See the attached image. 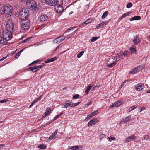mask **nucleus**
<instances>
[{"instance_id":"nucleus-1","label":"nucleus","mask_w":150,"mask_h":150,"mask_svg":"<svg viewBox=\"0 0 150 150\" xmlns=\"http://www.w3.org/2000/svg\"><path fill=\"white\" fill-rule=\"evenodd\" d=\"M28 10L25 8L22 9L18 14V17L21 20L28 19Z\"/></svg>"},{"instance_id":"nucleus-2","label":"nucleus","mask_w":150,"mask_h":150,"mask_svg":"<svg viewBox=\"0 0 150 150\" xmlns=\"http://www.w3.org/2000/svg\"><path fill=\"white\" fill-rule=\"evenodd\" d=\"M26 4L28 7H30L31 9L35 11L37 9V4L35 1L33 0H28L26 2Z\"/></svg>"},{"instance_id":"nucleus-3","label":"nucleus","mask_w":150,"mask_h":150,"mask_svg":"<svg viewBox=\"0 0 150 150\" xmlns=\"http://www.w3.org/2000/svg\"><path fill=\"white\" fill-rule=\"evenodd\" d=\"M3 14L11 16L13 11L12 7L9 4L6 5L3 8Z\"/></svg>"},{"instance_id":"nucleus-4","label":"nucleus","mask_w":150,"mask_h":150,"mask_svg":"<svg viewBox=\"0 0 150 150\" xmlns=\"http://www.w3.org/2000/svg\"><path fill=\"white\" fill-rule=\"evenodd\" d=\"M62 0H57V1L54 4L55 10L58 13H61L63 10L62 6L61 5L62 4Z\"/></svg>"},{"instance_id":"nucleus-5","label":"nucleus","mask_w":150,"mask_h":150,"mask_svg":"<svg viewBox=\"0 0 150 150\" xmlns=\"http://www.w3.org/2000/svg\"><path fill=\"white\" fill-rule=\"evenodd\" d=\"M80 103V102H78L76 103H73L71 101L67 100L65 101L64 104L62 106V107L63 108H66L68 107H73L76 106Z\"/></svg>"},{"instance_id":"nucleus-6","label":"nucleus","mask_w":150,"mask_h":150,"mask_svg":"<svg viewBox=\"0 0 150 150\" xmlns=\"http://www.w3.org/2000/svg\"><path fill=\"white\" fill-rule=\"evenodd\" d=\"M21 28L24 30H28L30 26V23L28 19L21 20Z\"/></svg>"},{"instance_id":"nucleus-7","label":"nucleus","mask_w":150,"mask_h":150,"mask_svg":"<svg viewBox=\"0 0 150 150\" xmlns=\"http://www.w3.org/2000/svg\"><path fill=\"white\" fill-rule=\"evenodd\" d=\"M6 30L12 32L14 28V25L11 20H8L6 23Z\"/></svg>"},{"instance_id":"nucleus-8","label":"nucleus","mask_w":150,"mask_h":150,"mask_svg":"<svg viewBox=\"0 0 150 150\" xmlns=\"http://www.w3.org/2000/svg\"><path fill=\"white\" fill-rule=\"evenodd\" d=\"M12 33L6 30L3 33V36L7 41L12 38Z\"/></svg>"},{"instance_id":"nucleus-9","label":"nucleus","mask_w":150,"mask_h":150,"mask_svg":"<svg viewBox=\"0 0 150 150\" xmlns=\"http://www.w3.org/2000/svg\"><path fill=\"white\" fill-rule=\"evenodd\" d=\"M65 37L64 36H61L54 40L53 42L55 44L59 43L65 39Z\"/></svg>"},{"instance_id":"nucleus-10","label":"nucleus","mask_w":150,"mask_h":150,"mask_svg":"<svg viewBox=\"0 0 150 150\" xmlns=\"http://www.w3.org/2000/svg\"><path fill=\"white\" fill-rule=\"evenodd\" d=\"M136 139V136L134 135H132L126 138L124 140V142L126 143L128 142L133 141Z\"/></svg>"},{"instance_id":"nucleus-11","label":"nucleus","mask_w":150,"mask_h":150,"mask_svg":"<svg viewBox=\"0 0 150 150\" xmlns=\"http://www.w3.org/2000/svg\"><path fill=\"white\" fill-rule=\"evenodd\" d=\"M123 103V101L121 100H119L117 101L112 104L110 106L111 108H112L113 107H117L120 105H121Z\"/></svg>"},{"instance_id":"nucleus-12","label":"nucleus","mask_w":150,"mask_h":150,"mask_svg":"<svg viewBox=\"0 0 150 150\" xmlns=\"http://www.w3.org/2000/svg\"><path fill=\"white\" fill-rule=\"evenodd\" d=\"M99 121V120L98 118H94L88 122V126H92L95 123L98 122Z\"/></svg>"},{"instance_id":"nucleus-13","label":"nucleus","mask_w":150,"mask_h":150,"mask_svg":"<svg viewBox=\"0 0 150 150\" xmlns=\"http://www.w3.org/2000/svg\"><path fill=\"white\" fill-rule=\"evenodd\" d=\"M3 37L0 36V44L2 45H6L7 44V42Z\"/></svg>"},{"instance_id":"nucleus-14","label":"nucleus","mask_w":150,"mask_h":150,"mask_svg":"<svg viewBox=\"0 0 150 150\" xmlns=\"http://www.w3.org/2000/svg\"><path fill=\"white\" fill-rule=\"evenodd\" d=\"M144 87V85L142 83L137 84L135 87V89L138 91L142 90Z\"/></svg>"},{"instance_id":"nucleus-15","label":"nucleus","mask_w":150,"mask_h":150,"mask_svg":"<svg viewBox=\"0 0 150 150\" xmlns=\"http://www.w3.org/2000/svg\"><path fill=\"white\" fill-rule=\"evenodd\" d=\"M57 1V0H45V2L47 4L53 6Z\"/></svg>"},{"instance_id":"nucleus-16","label":"nucleus","mask_w":150,"mask_h":150,"mask_svg":"<svg viewBox=\"0 0 150 150\" xmlns=\"http://www.w3.org/2000/svg\"><path fill=\"white\" fill-rule=\"evenodd\" d=\"M133 42L135 45H137L138 43H140V40L137 35H136L134 37Z\"/></svg>"},{"instance_id":"nucleus-17","label":"nucleus","mask_w":150,"mask_h":150,"mask_svg":"<svg viewBox=\"0 0 150 150\" xmlns=\"http://www.w3.org/2000/svg\"><path fill=\"white\" fill-rule=\"evenodd\" d=\"M68 148L72 150H78L81 149L82 146H69L68 147Z\"/></svg>"},{"instance_id":"nucleus-18","label":"nucleus","mask_w":150,"mask_h":150,"mask_svg":"<svg viewBox=\"0 0 150 150\" xmlns=\"http://www.w3.org/2000/svg\"><path fill=\"white\" fill-rule=\"evenodd\" d=\"M48 16L46 15L43 14L40 16V20L41 22H43L47 20Z\"/></svg>"},{"instance_id":"nucleus-19","label":"nucleus","mask_w":150,"mask_h":150,"mask_svg":"<svg viewBox=\"0 0 150 150\" xmlns=\"http://www.w3.org/2000/svg\"><path fill=\"white\" fill-rule=\"evenodd\" d=\"M57 131H55L53 134L50 136L49 139L50 140H52L57 138Z\"/></svg>"},{"instance_id":"nucleus-20","label":"nucleus","mask_w":150,"mask_h":150,"mask_svg":"<svg viewBox=\"0 0 150 150\" xmlns=\"http://www.w3.org/2000/svg\"><path fill=\"white\" fill-rule=\"evenodd\" d=\"M131 117L130 116V115L128 116L127 117H125L123 120L122 121H121L120 123H127L128 121L130 120L131 119Z\"/></svg>"},{"instance_id":"nucleus-21","label":"nucleus","mask_w":150,"mask_h":150,"mask_svg":"<svg viewBox=\"0 0 150 150\" xmlns=\"http://www.w3.org/2000/svg\"><path fill=\"white\" fill-rule=\"evenodd\" d=\"M51 112V110L50 108H47L45 111L44 113V115L43 116V117H45L46 116L49 115Z\"/></svg>"},{"instance_id":"nucleus-22","label":"nucleus","mask_w":150,"mask_h":150,"mask_svg":"<svg viewBox=\"0 0 150 150\" xmlns=\"http://www.w3.org/2000/svg\"><path fill=\"white\" fill-rule=\"evenodd\" d=\"M92 87V86L91 84H89L86 88V90L85 91V92L87 94L89 92L90 90L91 89Z\"/></svg>"},{"instance_id":"nucleus-23","label":"nucleus","mask_w":150,"mask_h":150,"mask_svg":"<svg viewBox=\"0 0 150 150\" xmlns=\"http://www.w3.org/2000/svg\"><path fill=\"white\" fill-rule=\"evenodd\" d=\"M116 64V63L115 62H113L111 63H108L107 66L108 67L110 68H112L114 66H115Z\"/></svg>"},{"instance_id":"nucleus-24","label":"nucleus","mask_w":150,"mask_h":150,"mask_svg":"<svg viewBox=\"0 0 150 150\" xmlns=\"http://www.w3.org/2000/svg\"><path fill=\"white\" fill-rule=\"evenodd\" d=\"M141 19V17L139 16H135L132 18L130 19L131 21L139 20Z\"/></svg>"},{"instance_id":"nucleus-25","label":"nucleus","mask_w":150,"mask_h":150,"mask_svg":"<svg viewBox=\"0 0 150 150\" xmlns=\"http://www.w3.org/2000/svg\"><path fill=\"white\" fill-rule=\"evenodd\" d=\"M131 13L130 12H128L126 13H125L123 15H122L121 16V19H123L124 18L126 17V16H128Z\"/></svg>"},{"instance_id":"nucleus-26","label":"nucleus","mask_w":150,"mask_h":150,"mask_svg":"<svg viewBox=\"0 0 150 150\" xmlns=\"http://www.w3.org/2000/svg\"><path fill=\"white\" fill-rule=\"evenodd\" d=\"M137 69L136 67L135 68L133 69H132L131 71L129 72V74H134L137 72Z\"/></svg>"},{"instance_id":"nucleus-27","label":"nucleus","mask_w":150,"mask_h":150,"mask_svg":"<svg viewBox=\"0 0 150 150\" xmlns=\"http://www.w3.org/2000/svg\"><path fill=\"white\" fill-rule=\"evenodd\" d=\"M98 112V110H96L94 111L93 112H92L89 115H90V116H91V117L93 116L96 115V113Z\"/></svg>"},{"instance_id":"nucleus-28","label":"nucleus","mask_w":150,"mask_h":150,"mask_svg":"<svg viewBox=\"0 0 150 150\" xmlns=\"http://www.w3.org/2000/svg\"><path fill=\"white\" fill-rule=\"evenodd\" d=\"M3 4L0 3V13L2 14H3Z\"/></svg>"},{"instance_id":"nucleus-29","label":"nucleus","mask_w":150,"mask_h":150,"mask_svg":"<svg viewBox=\"0 0 150 150\" xmlns=\"http://www.w3.org/2000/svg\"><path fill=\"white\" fill-rule=\"evenodd\" d=\"M108 23V21H103L101 22V25L103 27L106 25Z\"/></svg>"},{"instance_id":"nucleus-30","label":"nucleus","mask_w":150,"mask_h":150,"mask_svg":"<svg viewBox=\"0 0 150 150\" xmlns=\"http://www.w3.org/2000/svg\"><path fill=\"white\" fill-rule=\"evenodd\" d=\"M38 147L40 149H45L46 147V146L43 144H41L38 146Z\"/></svg>"},{"instance_id":"nucleus-31","label":"nucleus","mask_w":150,"mask_h":150,"mask_svg":"<svg viewBox=\"0 0 150 150\" xmlns=\"http://www.w3.org/2000/svg\"><path fill=\"white\" fill-rule=\"evenodd\" d=\"M136 46L134 45L132 46V47L130 48V50L132 53H133L135 52L136 51Z\"/></svg>"},{"instance_id":"nucleus-32","label":"nucleus","mask_w":150,"mask_h":150,"mask_svg":"<svg viewBox=\"0 0 150 150\" xmlns=\"http://www.w3.org/2000/svg\"><path fill=\"white\" fill-rule=\"evenodd\" d=\"M84 51H81L79 52L77 55V57L78 58H80L81 56L83 54Z\"/></svg>"},{"instance_id":"nucleus-33","label":"nucleus","mask_w":150,"mask_h":150,"mask_svg":"<svg viewBox=\"0 0 150 150\" xmlns=\"http://www.w3.org/2000/svg\"><path fill=\"white\" fill-rule=\"evenodd\" d=\"M136 108L134 106H132L130 107L127 111V112H129L132 110L135 109Z\"/></svg>"},{"instance_id":"nucleus-34","label":"nucleus","mask_w":150,"mask_h":150,"mask_svg":"<svg viewBox=\"0 0 150 150\" xmlns=\"http://www.w3.org/2000/svg\"><path fill=\"white\" fill-rule=\"evenodd\" d=\"M108 11H106L103 13L102 16V18L103 19L105 18L108 14Z\"/></svg>"},{"instance_id":"nucleus-35","label":"nucleus","mask_w":150,"mask_h":150,"mask_svg":"<svg viewBox=\"0 0 150 150\" xmlns=\"http://www.w3.org/2000/svg\"><path fill=\"white\" fill-rule=\"evenodd\" d=\"M23 50H21L19 52H18L15 56V57L16 59H17L19 57V56H20Z\"/></svg>"},{"instance_id":"nucleus-36","label":"nucleus","mask_w":150,"mask_h":150,"mask_svg":"<svg viewBox=\"0 0 150 150\" xmlns=\"http://www.w3.org/2000/svg\"><path fill=\"white\" fill-rule=\"evenodd\" d=\"M129 52L128 51H125L123 53V55L125 57H128V55L129 54Z\"/></svg>"},{"instance_id":"nucleus-37","label":"nucleus","mask_w":150,"mask_h":150,"mask_svg":"<svg viewBox=\"0 0 150 150\" xmlns=\"http://www.w3.org/2000/svg\"><path fill=\"white\" fill-rule=\"evenodd\" d=\"M92 21V20L90 19H88L86 21L84 22L83 23V24H87Z\"/></svg>"},{"instance_id":"nucleus-38","label":"nucleus","mask_w":150,"mask_h":150,"mask_svg":"<svg viewBox=\"0 0 150 150\" xmlns=\"http://www.w3.org/2000/svg\"><path fill=\"white\" fill-rule=\"evenodd\" d=\"M137 71L138 72L139 71H141L142 69L143 68L142 66H139L136 67Z\"/></svg>"},{"instance_id":"nucleus-39","label":"nucleus","mask_w":150,"mask_h":150,"mask_svg":"<svg viewBox=\"0 0 150 150\" xmlns=\"http://www.w3.org/2000/svg\"><path fill=\"white\" fill-rule=\"evenodd\" d=\"M107 139L110 142H111L113 140H115L116 138L115 137H108Z\"/></svg>"},{"instance_id":"nucleus-40","label":"nucleus","mask_w":150,"mask_h":150,"mask_svg":"<svg viewBox=\"0 0 150 150\" xmlns=\"http://www.w3.org/2000/svg\"><path fill=\"white\" fill-rule=\"evenodd\" d=\"M75 34V32H73L72 34H70L68 35H67L66 37V38L67 39H69L70 38V37L73 35H74Z\"/></svg>"},{"instance_id":"nucleus-41","label":"nucleus","mask_w":150,"mask_h":150,"mask_svg":"<svg viewBox=\"0 0 150 150\" xmlns=\"http://www.w3.org/2000/svg\"><path fill=\"white\" fill-rule=\"evenodd\" d=\"M98 39V38L97 37H94L91 38V42H94L96 41Z\"/></svg>"},{"instance_id":"nucleus-42","label":"nucleus","mask_w":150,"mask_h":150,"mask_svg":"<svg viewBox=\"0 0 150 150\" xmlns=\"http://www.w3.org/2000/svg\"><path fill=\"white\" fill-rule=\"evenodd\" d=\"M117 55H118V57H120L121 56L123 55L122 52L121 51H119L117 53Z\"/></svg>"},{"instance_id":"nucleus-43","label":"nucleus","mask_w":150,"mask_h":150,"mask_svg":"<svg viewBox=\"0 0 150 150\" xmlns=\"http://www.w3.org/2000/svg\"><path fill=\"white\" fill-rule=\"evenodd\" d=\"M146 107H140L139 109V112H141L142 111L145 110L146 109Z\"/></svg>"},{"instance_id":"nucleus-44","label":"nucleus","mask_w":150,"mask_h":150,"mask_svg":"<svg viewBox=\"0 0 150 150\" xmlns=\"http://www.w3.org/2000/svg\"><path fill=\"white\" fill-rule=\"evenodd\" d=\"M96 28L97 29H100L102 27H103L102 25H101V23H100V24H97L96 26Z\"/></svg>"},{"instance_id":"nucleus-45","label":"nucleus","mask_w":150,"mask_h":150,"mask_svg":"<svg viewBox=\"0 0 150 150\" xmlns=\"http://www.w3.org/2000/svg\"><path fill=\"white\" fill-rule=\"evenodd\" d=\"M49 59L50 60V62H52L56 60L57 58L55 57H54L53 58L50 59Z\"/></svg>"},{"instance_id":"nucleus-46","label":"nucleus","mask_w":150,"mask_h":150,"mask_svg":"<svg viewBox=\"0 0 150 150\" xmlns=\"http://www.w3.org/2000/svg\"><path fill=\"white\" fill-rule=\"evenodd\" d=\"M32 71H33V72H35L37 71L35 66L32 67Z\"/></svg>"},{"instance_id":"nucleus-47","label":"nucleus","mask_w":150,"mask_h":150,"mask_svg":"<svg viewBox=\"0 0 150 150\" xmlns=\"http://www.w3.org/2000/svg\"><path fill=\"white\" fill-rule=\"evenodd\" d=\"M132 6V4L131 3H129L127 5L126 7L127 8H129Z\"/></svg>"},{"instance_id":"nucleus-48","label":"nucleus","mask_w":150,"mask_h":150,"mask_svg":"<svg viewBox=\"0 0 150 150\" xmlns=\"http://www.w3.org/2000/svg\"><path fill=\"white\" fill-rule=\"evenodd\" d=\"M79 97V94H76V95L73 96V98L74 99H76Z\"/></svg>"},{"instance_id":"nucleus-49","label":"nucleus","mask_w":150,"mask_h":150,"mask_svg":"<svg viewBox=\"0 0 150 150\" xmlns=\"http://www.w3.org/2000/svg\"><path fill=\"white\" fill-rule=\"evenodd\" d=\"M8 101V100L7 99L2 100L0 101V103H6Z\"/></svg>"},{"instance_id":"nucleus-50","label":"nucleus","mask_w":150,"mask_h":150,"mask_svg":"<svg viewBox=\"0 0 150 150\" xmlns=\"http://www.w3.org/2000/svg\"><path fill=\"white\" fill-rule=\"evenodd\" d=\"M75 28L74 27H72L70 28H69L67 29V32H69L71 31L74 30V29Z\"/></svg>"},{"instance_id":"nucleus-51","label":"nucleus","mask_w":150,"mask_h":150,"mask_svg":"<svg viewBox=\"0 0 150 150\" xmlns=\"http://www.w3.org/2000/svg\"><path fill=\"white\" fill-rule=\"evenodd\" d=\"M35 67L37 71L38 70H39L41 68L42 66L41 65H39L38 66H35Z\"/></svg>"},{"instance_id":"nucleus-52","label":"nucleus","mask_w":150,"mask_h":150,"mask_svg":"<svg viewBox=\"0 0 150 150\" xmlns=\"http://www.w3.org/2000/svg\"><path fill=\"white\" fill-rule=\"evenodd\" d=\"M30 39V38H28L27 39H26L25 40H23L21 42V43H25L26 42H27L28 40L29 39Z\"/></svg>"},{"instance_id":"nucleus-53","label":"nucleus","mask_w":150,"mask_h":150,"mask_svg":"<svg viewBox=\"0 0 150 150\" xmlns=\"http://www.w3.org/2000/svg\"><path fill=\"white\" fill-rule=\"evenodd\" d=\"M91 117V116H90L89 115H88L85 118V120L86 121H87L89 119H90Z\"/></svg>"},{"instance_id":"nucleus-54","label":"nucleus","mask_w":150,"mask_h":150,"mask_svg":"<svg viewBox=\"0 0 150 150\" xmlns=\"http://www.w3.org/2000/svg\"><path fill=\"white\" fill-rule=\"evenodd\" d=\"M144 138L146 140H148L149 138V135H145L144 136Z\"/></svg>"},{"instance_id":"nucleus-55","label":"nucleus","mask_w":150,"mask_h":150,"mask_svg":"<svg viewBox=\"0 0 150 150\" xmlns=\"http://www.w3.org/2000/svg\"><path fill=\"white\" fill-rule=\"evenodd\" d=\"M126 81H125L124 82H123L122 83V84L119 87V88L120 89H121L122 87L124 86V84L125 83Z\"/></svg>"},{"instance_id":"nucleus-56","label":"nucleus","mask_w":150,"mask_h":150,"mask_svg":"<svg viewBox=\"0 0 150 150\" xmlns=\"http://www.w3.org/2000/svg\"><path fill=\"white\" fill-rule=\"evenodd\" d=\"M8 55H7L6 57H3L2 58L0 59V61H2L4 60L5 59H6L7 58V57H8Z\"/></svg>"},{"instance_id":"nucleus-57","label":"nucleus","mask_w":150,"mask_h":150,"mask_svg":"<svg viewBox=\"0 0 150 150\" xmlns=\"http://www.w3.org/2000/svg\"><path fill=\"white\" fill-rule=\"evenodd\" d=\"M59 115H57V116H55V117H54V119L53 120V121H54V120H56L57 118H59Z\"/></svg>"},{"instance_id":"nucleus-58","label":"nucleus","mask_w":150,"mask_h":150,"mask_svg":"<svg viewBox=\"0 0 150 150\" xmlns=\"http://www.w3.org/2000/svg\"><path fill=\"white\" fill-rule=\"evenodd\" d=\"M92 103V101H90L88 103H86V105L87 106H88L89 105H90Z\"/></svg>"},{"instance_id":"nucleus-59","label":"nucleus","mask_w":150,"mask_h":150,"mask_svg":"<svg viewBox=\"0 0 150 150\" xmlns=\"http://www.w3.org/2000/svg\"><path fill=\"white\" fill-rule=\"evenodd\" d=\"M32 67H31L29 68H28V69H27V71H32Z\"/></svg>"},{"instance_id":"nucleus-60","label":"nucleus","mask_w":150,"mask_h":150,"mask_svg":"<svg viewBox=\"0 0 150 150\" xmlns=\"http://www.w3.org/2000/svg\"><path fill=\"white\" fill-rule=\"evenodd\" d=\"M38 62H39V60H36V61H34L32 63V64H34V63H36Z\"/></svg>"},{"instance_id":"nucleus-61","label":"nucleus","mask_w":150,"mask_h":150,"mask_svg":"<svg viewBox=\"0 0 150 150\" xmlns=\"http://www.w3.org/2000/svg\"><path fill=\"white\" fill-rule=\"evenodd\" d=\"M117 59V57H115L113 59V60L114 61V62H115V61Z\"/></svg>"},{"instance_id":"nucleus-62","label":"nucleus","mask_w":150,"mask_h":150,"mask_svg":"<svg viewBox=\"0 0 150 150\" xmlns=\"http://www.w3.org/2000/svg\"><path fill=\"white\" fill-rule=\"evenodd\" d=\"M34 104V103L33 101L30 105V106L29 107V108H30Z\"/></svg>"},{"instance_id":"nucleus-63","label":"nucleus","mask_w":150,"mask_h":150,"mask_svg":"<svg viewBox=\"0 0 150 150\" xmlns=\"http://www.w3.org/2000/svg\"><path fill=\"white\" fill-rule=\"evenodd\" d=\"M41 99V97H39L38 99H36L38 102Z\"/></svg>"},{"instance_id":"nucleus-64","label":"nucleus","mask_w":150,"mask_h":150,"mask_svg":"<svg viewBox=\"0 0 150 150\" xmlns=\"http://www.w3.org/2000/svg\"><path fill=\"white\" fill-rule=\"evenodd\" d=\"M41 99V97H39L38 99H36L38 102Z\"/></svg>"}]
</instances>
